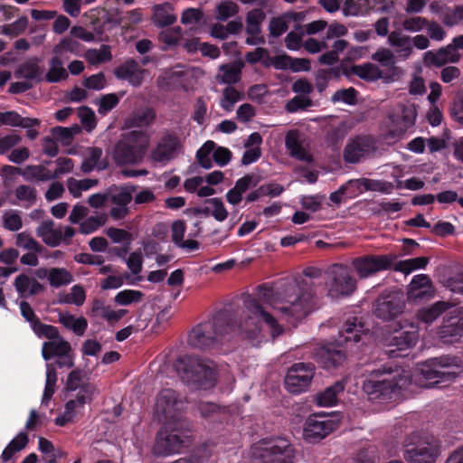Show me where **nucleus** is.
Instances as JSON below:
<instances>
[{"label":"nucleus","mask_w":463,"mask_h":463,"mask_svg":"<svg viewBox=\"0 0 463 463\" xmlns=\"http://www.w3.org/2000/svg\"><path fill=\"white\" fill-rule=\"evenodd\" d=\"M396 58L394 52L387 48H380L372 55L373 61L384 67H392L396 63Z\"/></svg>","instance_id":"774afa93"},{"label":"nucleus","mask_w":463,"mask_h":463,"mask_svg":"<svg viewBox=\"0 0 463 463\" xmlns=\"http://www.w3.org/2000/svg\"><path fill=\"white\" fill-rule=\"evenodd\" d=\"M265 19V14L261 9H253L248 13L246 30L248 33H260V24Z\"/></svg>","instance_id":"4d7b16f0"},{"label":"nucleus","mask_w":463,"mask_h":463,"mask_svg":"<svg viewBox=\"0 0 463 463\" xmlns=\"http://www.w3.org/2000/svg\"><path fill=\"white\" fill-rule=\"evenodd\" d=\"M185 223L184 221H175L172 224V238L175 243L188 250H194L198 248V242L194 240L184 241Z\"/></svg>","instance_id":"c9c22d12"},{"label":"nucleus","mask_w":463,"mask_h":463,"mask_svg":"<svg viewBox=\"0 0 463 463\" xmlns=\"http://www.w3.org/2000/svg\"><path fill=\"white\" fill-rule=\"evenodd\" d=\"M143 298V293L135 289H125L119 291L115 296V302L120 306H128L133 303H138Z\"/></svg>","instance_id":"052dcab7"},{"label":"nucleus","mask_w":463,"mask_h":463,"mask_svg":"<svg viewBox=\"0 0 463 463\" xmlns=\"http://www.w3.org/2000/svg\"><path fill=\"white\" fill-rule=\"evenodd\" d=\"M373 150V140L371 137H357L346 145L344 157L349 163H357Z\"/></svg>","instance_id":"aec40b11"},{"label":"nucleus","mask_w":463,"mask_h":463,"mask_svg":"<svg viewBox=\"0 0 463 463\" xmlns=\"http://www.w3.org/2000/svg\"><path fill=\"white\" fill-rule=\"evenodd\" d=\"M449 111L452 119L463 126V90L455 94Z\"/></svg>","instance_id":"bf43d9fd"},{"label":"nucleus","mask_w":463,"mask_h":463,"mask_svg":"<svg viewBox=\"0 0 463 463\" xmlns=\"http://www.w3.org/2000/svg\"><path fill=\"white\" fill-rule=\"evenodd\" d=\"M285 146L291 157L306 163L313 161L308 146L305 143L298 130H290L287 133Z\"/></svg>","instance_id":"6ab92c4d"},{"label":"nucleus","mask_w":463,"mask_h":463,"mask_svg":"<svg viewBox=\"0 0 463 463\" xmlns=\"http://www.w3.org/2000/svg\"><path fill=\"white\" fill-rule=\"evenodd\" d=\"M388 43L395 52V56L402 60H407L412 53L411 36L400 31H393L388 35Z\"/></svg>","instance_id":"5701e85b"},{"label":"nucleus","mask_w":463,"mask_h":463,"mask_svg":"<svg viewBox=\"0 0 463 463\" xmlns=\"http://www.w3.org/2000/svg\"><path fill=\"white\" fill-rule=\"evenodd\" d=\"M150 143L146 130H131L121 136L112 150V158L119 166L137 165L143 162Z\"/></svg>","instance_id":"7ed1b4c3"},{"label":"nucleus","mask_w":463,"mask_h":463,"mask_svg":"<svg viewBox=\"0 0 463 463\" xmlns=\"http://www.w3.org/2000/svg\"><path fill=\"white\" fill-rule=\"evenodd\" d=\"M28 26L26 16H21L12 24L0 26V33L9 37H16L22 34Z\"/></svg>","instance_id":"603ef678"},{"label":"nucleus","mask_w":463,"mask_h":463,"mask_svg":"<svg viewBox=\"0 0 463 463\" xmlns=\"http://www.w3.org/2000/svg\"><path fill=\"white\" fill-rule=\"evenodd\" d=\"M457 317L458 319L455 322H450L444 325L440 330V336L448 338L449 336H462L463 335V307L457 309Z\"/></svg>","instance_id":"49530a36"},{"label":"nucleus","mask_w":463,"mask_h":463,"mask_svg":"<svg viewBox=\"0 0 463 463\" xmlns=\"http://www.w3.org/2000/svg\"><path fill=\"white\" fill-rule=\"evenodd\" d=\"M17 203L25 208H29L36 203L37 191L33 186L28 184H20L14 191ZM16 204V203H13Z\"/></svg>","instance_id":"f704fd0d"},{"label":"nucleus","mask_w":463,"mask_h":463,"mask_svg":"<svg viewBox=\"0 0 463 463\" xmlns=\"http://www.w3.org/2000/svg\"><path fill=\"white\" fill-rule=\"evenodd\" d=\"M319 362L326 368L340 364L345 359V354L341 350L322 347L317 353Z\"/></svg>","instance_id":"4c0bfd02"},{"label":"nucleus","mask_w":463,"mask_h":463,"mask_svg":"<svg viewBox=\"0 0 463 463\" xmlns=\"http://www.w3.org/2000/svg\"><path fill=\"white\" fill-rule=\"evenodd\" d=\"M345 385L342 382H336L335 384L327 387L325 391L317 393V402L322 407H331L337 403L338 395L343 392Z\"/></svg>","instance_id":"c85d7f7f"},{"label":"nucleus","mask_w":463,"mask_h":463,"mask_svg":"<svg viewBox=\"0 0 463 463\" xmlns=\"http://www.w3.org/2000/svg\"><path fill=\"white\" fill-rule=\"evenodd\" d=\"M14 287L22 296L35 295L43 289L42 285L37 280L25 274L16 277Z\"/></svg>","instance_id":"72a5a7b5"},{"label":"nucleus","mask_w":463,"mask_h":463,"mask_svg":"<svg viewBox=\"0 0 463 463\" xmlns=\"http://www.w3.org/2000/svg\"><path fill=\"white\" fill-rule=\"evenodd\" d=\"M426 65L441 67L447 63H457L461 59L459 52H456L450 43L437 51H428L423 56Z\"/></svg>","instance_id":"412c9836"},{"label":"nucleus","mask_w":463,"mask_h":463,"mask_svg":"<svg viewBox=\"0 0 463 463\" xmlns=\"http://www.w3.org/2000/svg\"><path fill=\"white\" fill-rule=\"evenodd\" d=\"M67 77L68 73L61 58L54 55L49 61V71L44 76L45 80L53 83L65 80Z\"/></svg>","instance_id":"ea45409f"},{"label":"nucleus","mask_w":463,"mask_h":463,"mask_svg":"<svg viewBox=\"0 0 463 463\" xmlns=\"http://www.w3.org/2000/svg\"><path fill=\"white\" fill-rule=\"evenodd\" d=\"M36 234L47 246L57 247L62 241L71 240L75 232L70 226H56L52 219H47L38 225Z\"/></svg>","instance_id":"2eb2a0df"},{"label":"nucleus","mask_w":463,"mask_h":463,"mask_svg":"<svg viewBox=\"0 0 463 463\" xmlns=\"http://www.w3.org/2000/svg\"><path fill=\"white\" fill-rule=\"evenodd\" d=\"M28 442V437L25 433H19L14 438L2 453L4 461H8L14 453L22 450Z\"/></svg>","instance_id":"5fc2aeb1"},{"label":"nucleus","mask_w":463,"mask_h":463,"mask_svg":"<svg viewBox=\"0 0 463 463\" xmlns=\"http://www.w3.org/2000/svg\"><path fill=\"white\" fill-rule=\"evenodd\" d=\"M58 320L64 327L71 330L79 336L83 335L88 327V321L86 318L83 317H77L69 313H61Z\"/></svg>","instance_id":"c756f323"},{"label":"nucleus","mask_w":463,"mask_h":463,"mask_svg":"<svg viewBox=\"0 0 463 463\" xmlns=\"http://www.w3.org/2000/svg\"><path fill=\"white\" fill-rule=\"evenodd\" d=\"M419 339L418 327L413 324H408L394 332L390 340V345L398 350H406L415 345Z\"/></svg>","instance_id":"4be33fe9"},{"label":"nucleus","mask_w":463,"mask_h":463,"mask_svg":"<svg viewBox=\"0 0 463 463\" xmlns=\"http://www.w3.org/2000/svg\"><path fill=\"white\" fill-rule=\"evenodd\" d=\"M416 116L414 105H398L390 116L392 128L385 134L386 142L392 143L401 139L414 125Z\"/></svg>","instance_id":"1a4fd4ad"},{"label":"nucleus","mask_w":463,"mask_h":463,"mask_svg":"<svg viewBox=\"0 0 463 463\" xmlns=\"http://www.w3.org/2000/svg\"><path fill=\"white\" fill-rule=\"evenodd\" d=\"M314 375L315 366L312 364H295L287 372L286 389L293 394L304 392L308 389Z\"/></svg>","instance_id":"9d476101"},{"label":"nucleus","mask_w":463,"mask_h":463,"mask_svg":"<svg viewBox=\"0 0 463 463\" xmlns=\"http://www.w3.org/2000/svg\"><path fill=\"white\" fill-rule=\"evenodd\" d=\"M356 279L347 266L335 264L328 269L326 286L331 298L352 295L356 289Z\"/></svg>","instance_id":"0eeeda50"},{"label":"nucleus","mask_w":463,"mask_h":463,"mask_svg":"<svg viewBox=\"0 0 463 463\" xmlns=\"http://www.w3.org/2000/svg\"><path fill=\"white\" fill-rule=\"evenodd\" d=\"M395 260V256L366 255L353 260L352 267L360 279H366L379 271L389 269Z\"/></svg>","instance_id":"f8f14e48"},{"label":"nucleus","mask_w":463,"mask_h":463,"mask_svg":"<svg viewBox=\"0 0 463 463\" xmlns=\"http://www.w3.org/2000/svg\"><path fill=\"white\" fill-rule=\"evenodd\" d=\"M175 370L186 384L208 390L216 383V369L213 362L194 356H184L177 360Z\"/></svg>","instance_id":"20e7f679"},{"label":"nucleus","mask_w":463,"mask_h":463,"mask_svg":"<svg viewBox=\"0 0 463 463\" xmlns=\"http://www.w3.org/2000/svg\"><path fill=\"white\" fill-rule=\"evenodd\" d=\"M251 463H295L296 449L286 439H263L251 446Z\"/></svg>","instance_id":"39448f33"},{"label":"nucleus","mask_w":463,"mask_h":463,"mask_svg":"<svg viewBox=\"0 0 463 463\" xmlns=\"http://www.w3.org/2000/svg\"><path fill=\"white\" fill-rule=\"evenodd\" d=\"M403 446L407 463H436L439 445L434 436L414 430L406 435Z\"/></svg>","instance_id":"423d86ee"},{"label":"nucleus","mask_w":463,"mask_h":463,"mask_svg":"<svg viewBox=\"0 0 463 463\" xmlns=\"http://www.w3.org/2000/svg\"><path fill=\"white\" fill-rule=\"evenodd\" d=\"M433 296L434 288L428 275L419 274L412 278L407 290V298L410 301L430 299Z\"/></svg>","instance_id":"a211bd4d"},{"label":"nucleus","mask_w":463,"mask_h":463,"mask_svg":"<svg viewBox=\"0 0 463 463\" xmlns=\"http://www.w3.org/2000/svg\"><path fill=\"white\" fill-rule=\"evenodd\" d=\"M307 282L292 280L276 291L259 287L254 297L244 300L245 315L238 324L224 313L216 315L212 321L195 326L189 334L188 342L194 348L205 350L233 334L252 346H258L269 338L279 336L282 326L267 310L266 306L278 311L280 317L295 323L306 317L312 310V295L305 287Z\"/></svg>","instance_id":"f257e3e1"},{"label":"nucleus","mask_w":463,"mask_h":463,"mask_svg":"<svg viewBox=\"0 0 463 463\" xmlns=\"http://www.w3.org/2000/svg\"><path fill=\"white\" fill-rule=\"evenodd\" d=\"M57 383V373L55 368L47 364L46 365V380L44 391L42 398V404L47 405L55 392V385Z\"/></svg>","instance_id":"09e8293b"},{"label":"nucleus","mask_w":463,"mask_h":463,"mask_svg":"<svg viewBox=\"0 0 463 463\" xmlns=\"http://www.w3.org/2000/svg\"><path fill=\"white\" fill-rule=\"evenodd\" d=\"M337 426V422L333 419L315 414L307 419L303 429V437L306 441L314 443L326 438Z\"/></svg>","instance_id":"4468645a"},{"label":"nucleus","mask_w":463,"mask_h":463,"mask_svg":"<svg viewBox=\"0 0 463 463\" xmlns=\"http://www.w3.org/2000/svg\"><path fill=\"white\" fill-rule=\"evenodd\" d=\"M102 156V149L99 147H88L85 152V159L83 160L80 169L83 173L91 172L98 166L99 161Z\"/></svg>","instance_id":"864d4df0"},{"label":"nucleus","mask_w":463,"mask_h":463,"mask_svg":"<svg viewBox=\"0 0 463 463\" xmlns=\"http://www.w3.org/2000/svg\"><path fill=\"white\" fill-rule=\"evenodd\" d=\"M402 295L392 292L382 296L376 303L375 315L382 319H390L400 315L403 310Z\"/></svg>","instance_id":"f3484780"},{"label":"nucleus","mask_w":463,"mask_h":463,"mask_svg":"<svg viewBox=\"0 0 463 463\" xmlns=\"http://www.w3.org/2000/svg\"><path fill=\"white\" fill-rule=\"evenodd\" d=\"M353 71L361 79L373 81L383 78V71L380 68L373 64L367 62L364 65L354 66Z\"/></svg>","instance_id":"de8ad7c7"},{"label":"nucleus","mask_w":463,"mask_h":463,"mask_svg":"<svg viewBox=\"0 0 463 463\" xmlns=\"http://www.w3.org/2000/svg\"><path fill=\"white\" fill-rule=\"evenodd\" d=\"M98 183L97 179L87 178L77 180L73 177L68 178L66 182L68 191L74 198H80L83 192L95 187Z\"/></svg>","instance_id":"a19ab883"},{"label":"nucleus","mask_w":463,"mask_h":463,"mask_svg":"<svg viewBox=\"0 0 463 463\" xmlns=\"http://www.w3.org/2000/svg\"><path fill=\"white\" fill-rule=\"evenodd\" d=\"M155 119V113L150 109L137 110L126 118L124 127L130 128H144L152 124Z\"/></svg>","instance_id":"7c9ffc66"},{"label":"nucleus","mask_w":463,"mask_h":463,"mask_svg":"<svg viewBox=\"0 0 463 463\" xmlns=\"http://www.w3.org/2000/svg\"><path fill=\"white\" fill-rule=\"evenodd\" d=\"M79 131V128H64V127H55L52 128L51 132L52 135V137L56 140L61 142L63 145H69L73 136Z\"/></svg>","instance_id":"0e129e2a"},{"label":"nucleus","mask_w":463,"mask_h":463,"mask_svg":"<svg viewBox=\"0 0 463 463\" xmlns=\"http://www.w3.org/2000/svg\"><path fill=\"white\" fill-rule=\"evenodd\" d=\"M449 307L450 305L448 302L438 301L430 307H422L418 311V317L425 324H431L442 313L448 310Z\"/></svg>","instance_id":"2f4dec72"},{"label":"nucleus","mask_w":463,"mask_h":463,"mask_svg":"<svg viewBox=\"0 0 463 463\" xmlns=\"http://www.w3.org/2000/svg\"><path fill=\"white\" fill-rule=\"evenodd\" d=\"M80 51V43L71 37H65L53 48V53L59 58H64L67 53L77 55Z\"/></svg>","instance_id":"a18cd8bd"},{"label":"nucleus","mask_w":463,"mask_h":463,"mask_svg":"<svg viewBox=\"0 0 463 463\" xmlns=\"http://www.w3.org/2000/svg\"><path fill=\"white\" fill-rule=\"evenodd\" d=\"M1 221L3 228L9 232H18L24 225L22 213L16 209L4 211Z\"/></svg>","instance_id":"79ce46f5"},{"label":"nucleus","mask_w":463,"mask_h":463,"mask_svg":"<svg viewBox=\"0 0 463 463\" xmlns=\"http://www.w3.org/2000/svg\"><path fill=\"white\" fill-rule=\"evenodd\" d=\"M98 393L99 390L96 386L92 384L83 385L77 393L76 399L66 402L63 414L55 419L56 425L64 426L71 422L81 412L84 404L90 402L92 398Z\"/></svg>","instance_id":"9b49d317"},{"label":"nucleus","mask_w":463,"mask_h":463,"mask_svg":"<svg viewBox=\"0 0 463 463\" xmlns=\"http://www.w3.org/2000/svg\"><path fill=\"white\" fill-rule=\"evenodd\" d=\"M17 74L21 78H24L26 80H42V70L37 62V61H30L24 62L17 71Z\"/></svg>","instance_id":"6e6d98bb"},{"label":"nucleus","mask_w":463,"mask_h":463,"mask_svg":"<svg viewBox=\"0 0 463 463\" xmlns=\"http://www.w3.org/2000/svg\"><path fill=\"white\" fill-rule=\"evenodd\" d=\"M183 409V401L178 397L175 391L172 389L162 390L156 400L155 414L156 417L165 422L177 420V412Z\"/></svg>","instance_id":"ddd939ff"},{"label":"nucleus","mask_w":463,"mask_h":463,"mask_svg":"<svg viewBox=\"0 0 463 463\" xmlns=\"http://www.w3.org/2000/svg\"><path fill=\"white\" fill-rule=\"evenodd\" d=\"M216 79L225 84H233L241 79V67L238 64H225L220 67V73Z\"/></svg>","instance_id":"c03bdc74"},{"label":"nucleus","mask_w":463,"mask_h":463,"mask_svg":"<svg viewBox=\"0 0 463 463\" xmlns=\"http://www.w3.org/2000/svg\"><path fill=\"white\" fill-rule=\"evenodd\" d=\"M84 57L91 65L108 62L112 59L110 46L103 44L99 49H89Z\"/></svg>","instance_id":"37998d69"},{"label":"nucleus","mask_w":463,"mask_h":463,"mask_svg":"<svg viewBox=\"0 0 463 463\" xmlns=\"http://www.w3.org/2000/svg\"><path fill=\"white\" fill-rule=\"evenodd\" d=\"M429 260L426 257L409 259L399 262L397 269L405 274H409L418 269L425 268Z\"/></svg>","instance_id":"69168bd1"},{"label":"nucleus","mask_w":463,"mask_h":463,"mask_svg":"<svg viewBox=\"0 0 463 463\" xmlns=\"http://www.w3.org/2000/svg\"><path fill=\"white\" fill-rule=\"evenodd\" d=\"M364 333V326L356 317L347 320L345 324L344 332L341 333L338 343L354 342L357 343L361 340V334Z\"/></svg>","instance_id":"cd10ccee"},{"label":"nucleus","mask_w":463,"mask_h":463,"mask_svg":"<svg viewBox=\"0 0 463 463\" xmlns=\"http://www.w3.org/2000/svg\"><path fill=\"white\" fill-rule=\"evenodd\" d=\"M362 184L367 191L379 192L384 194H390L394 190V185L384 180L365 178V180L362 182Z\"/></svg>","instance_id":"680f3d73"},{"label":"nucleus","mask_w":463,"mask_h":463,"mask_svg":"<svg viewBox=\"0 0 463 463\" xmlns=\"http://www.w3.org/2000/svg\"><path fill=\"white\" fill-rule=\"evenodd\" d=\"M181 422L175 427L172 422H165V427L156 437L153 447V453L156 456H170L179 453L188 440V436L181 431Z\"/></svg>","instance_id":"6e6552de"},{"label":"nucleus","mask_w":463,"mask_h":463,"mask_svg":"<svg viewBox=\"0 0 463 463\" xmlns=\"http://www.w3.org/2000/svg\"><path fill=\"white\" fill-rule=\"evenodd\" d=\"M462 372L459 358L440 356L420 364L411 373L396 367L393 370L372 372L364 382L363 389L370 400L391 398L392 394L412 391V386L430 388L454 381Z\"/></svg>","instance_id":"f03ea898"},{"label":"nucleus","mask_w":463,"mask_h":463,"mask_svg":"<svg viewBox=\"0 0 463 463\" xmlns=\"http://www.w3.org/2000/svg\"><path fill=\"white\" fill-rule=\"evenodd\" d=\"M241 99V93L232 87H227L222 91L221 107L230 112L232 110L236 102Z\"/></svg>","instance_id":"e2e57ef3"},{"label":"nucleus","mask_w":463,"mask_h":463,"mask_svg":"<svg viewBox=\"0 0 463 463\" xmlns=\"http://www.w3.org/2000/svg\"><path fill=\"white\" fill-rule=\"evenodd\" d=\"M153 24L157 27H165L176 21L174 7L169 3H163L153 7L151 17Z\"/></svg>","instance_id":"393cba45"},{"label":"nucleus","mask_w":463,"mask_h":463,"mask_svg":"<svg viewBox=\"0 0 463 463\" xmlns=\"http://www.w3.org/2000/svg\"><path fill=\"white\" fill-rule=\"evenodd\" d=\"M182 76L183 71L178 68L166 70L159 76L157 80L158 86L164 90L175 88L179 83Z\"/></svg>","instance_id":"8fccbe9b"},{"label":"nucleus","mask_w":463,"mask_h":463,"mask_svg":"<svg viewBox=\"0 0 463 463\" xmlns=\"http://www.w3.org/2000/svg\"><path fill=\"white\" fill-rule=\"evenodd\" d=\"M92 311L110 324L117 323L127 314L125 309L115 310L100 301H96L93 304Z\"/></svg>","instance_id":"e433bc0d"},{"label":"nucleus","mask_w":463,"mask_h":463,"mask_svg":"<svg viewBox=\"0 0 463 463\" xmlns=\"http://www.w3.org/2000/svg\"><path fill=\"white\" fill-rule=\"evenodd\" d=\"M146 71L141 69L134 60L127 61L116 71V76L119 79L128 80L135 87L141 85Z\"/></svg>","instance_id":"b1692460"},{"label":"nucleus","mask_w":463,"mask_h":463,"mask_svg":"<svg viewBox=\"0 0 463 463\" xmlns=\"http://www.w3.org/2000/svg\"><path fill=\"white\" fill-rule=\"evenodd\" d=\"M72 353L71 346L69 342L64 340L61 335L52 341L43 343L42 354L44 360H49L52 356H61Z\"/></svg>","instance_id":"a878e982"},{"label":"nucleus","mask_w":463,"mask_h":463,"mask_svg":"<svg viewBox=\"0 0 463 463\" xmlns=\"http://www.w3.org/2000/svg\"><path fill=\"white\" fill-rule=\"evenodd\" d=\"M211 449L207 447L197 449L187 458H181L173 463H206L211 458Z\"/></svg>","instance_id":"338daca9"},{"label":"nucleus","mask_w":463,"mask_h":463,"mask_svg":"<svg viewBox=\"0 0 463 463\" xmlns=\"http://www.w3.org/2000/svg\"><path fill=\"white\" fill-rule=\"evenodd\" d=\"M216 146L213 141H207L204 145L197 151L196 157L202 167L209 169L213 166V151Z\"/></svg>","instance_id":"13d9d810"},{"label":"nucleus","mask_w":463,"mask_h":463,"mask_svg":"<svg viewBox=\"0 0 463 463\" xmlns=\"http://www.w3.org/2000/svg\"><path fill=\"white\" fill-rule=\"evenodd\" d=\"M2 120L3 125L24 128H30L40 125V121L37 118H23L15 111L2 112Z\"/></svg>","instance_id":"473e14b6"},{"label":"nucleus","mask_w":463,"mask_h":463,"mask_svg":"<svg viewBox=\"0 0 463 463\" xmlns=\"http://www.w3.org/2000/svg\"><path fill=\"white\" fill-rule=\"evenodd\" d=\"M21 174L27 181L47 182L53 180L51 171L44 165H27Z\"/></svg>","instance_id":"58836bf2"},{"label":"nucleus","mask_w":463,"mask_h":463,"mask_svg":"<svg viewBox=\"0 0 463 463\" xmlns=\"http://www.w3.org/2000/svg\"><path fill=\"white\" fill-rule=\"evenodd\" d=\"M179 139L170 134L164 135L149 153L148 159L153 165H165L177 154Z\"/></svg>","instance_id":"dca6fc26"},{"label":"nucleus","mask_w":463,"mask_h":463,"mask_svg":"<svg viewBox=\"0 0 463 463\" xmlns=\"http://www.w3.org/2000/svg\"><path fill=\"white\" fill-rule=\"evenodd\" d=\"M106 222V213H97L96 215L90 216L80 223V232L82 234H90L103 226Z\"/></svg>","instance_id":"3c124183"},{"label":"nucleus","mask_w":463,"mask_h":463,"mask_svg":"<svg viewBox=\"0 0 463 463\" xmlns=\"http://www.w3.org/2000/svg\"><path fill=\"white\" fill-rule=\"evenodd\" d=\"M42 274L47 278L49 284L54 288H60L73 281L72 274L64 268L38 270V276L42 277Z\"/></svg>","instance_id":"bb28decb"}]
</instances>
